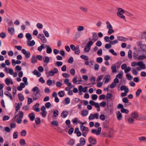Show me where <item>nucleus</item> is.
Here are the masks:
<instances>
[{
	"instance_id": "1",
	"label": "nucleus",
	"mask_w": 146,
	"mask_h": 146,
	"mask_svg": "<svg viewBox=\"0 0 146 146\" xmlns=\"http://www.w3.org/2000/svg\"><path fill=\"white\" fill-rule=\"evenodd\" d=\"M70 47L72 50L74 51L75 54H78L80 53V51L79 46L77 45L75 46L73 44H71L70 45Z\"/></svg>"
},
{
	"instance_id": "2",
	"label": "nucleus",
	"mask_w": 146,
	"mask_h": 146,
	"mask_svg": "<svg viewBox=\"0 0 146 146\" xmlns=\"http://www.w3.org/2000/svg\"><path fill=\"white\" fill-rule=\"evenodd\" d=\"M41 96V95L40 94V91H36L35 93L33 94L32 97L34 100H37Z\"/></svg>"
},
{
	"instance_id": "3",
	"label": "nucleus",
	"mask_w": 146,
	"mask_h": 146,
	"mask_svg": "<svg viewBox=\"0 0 146 146\" xmlns=\"http://www.w3.org/2000/svg\"><path fill=\"white\" fill-rule=\"evenodd\" d=\"M101 130L102 129L101 127H98L97 130L92 129L91 132L92 133H95L96 135H98L100 134Z\"/></svg>"
},
{
	"instance_id": "4",
	"label": "nucleus",
	"mask_w": 146,
	"mask_h": 146,
	"mask_svg": "<svg viewBox=\"0 0 146 146\" xmlns=\"http://www.w3.org/2000/svg\"><path fill=\"white\" fill-rule=\"evenodd\" d=\"M99 117V115L98 113H95L94 115L92 114H91L89 117L88 119L89 120L93 119L94 118H95L96 119H98Z\"/></svg>"
},
{
	"instance_id": "5",
	"label": "nucleus",
	"mask_w": 146,
	"mask_h": 146,
	"mask_svg": "<svg viewBox=\"0 0 146 146\" xmlns=\"http://www.w3.org/2000/svg\"><path fill=\"white\" fill-rule=\"evenodd\" d=\"M109 121L108 119H106L103 123V127L106 129L108 128L109 125Z\"/></svg>"
},
{
	"instance_id": "6",
	"label": "nucleus",
	"mask_w": 146,
	"mask_h": 146,
	"mask_svg": "<svg viewBox=\"0 0 146 146\" xmlns=\"http://www.w3.org/2000/svg\"><path fill=\"white\" fill-rule=\"evenodd\" d=\"M39 106V103H36V104L35 105L33 106V110H35L36 112H39L40 111L39 109L38 108Z\"/></svg>"
},
{
	"instance_id": "7",
	"label": "nucleus",
	"mask_w": 146,
	"mask_h": 146,
	"mask_svg": "<svg viewBox=\"0 0 146 146\" xmlns=\"http://www.w3.org/2000/svg\"><path fill=\"white\" fill-rule=\"evenodd\" d=\"M88 140L90 143L92 145H95L97 143L96 140L91 137L89 138Z\"/></svg>"
},
{
	"instance_id": "8",
	"label": "nucleus",
	"mask_w": 146,
	"mask_h": 146,
	"mask_svg": "<svg viewBox=\"0 0 146 146\" xmlns=\"http://www.w3.org/2000/svg\"><path fill=\"white\" fill-rule=\"evenodd\" d=\"M31 121H33L35 118V114L34 113L32 112L29 113L28 115Z\"/></svg>"
},
{
	"instance_id": "9",
	"label": "nucleus",
	"mask_w": 146,
	"mask_h": 146,
	"mask_svg": "<svg viewBox=\"0 0 146 146\" xmlns=\"http://www.w3.org/2000/svg\"><path fill=\"white\" fill-rule=\"evenodd\" d=\"M111 80V77L109 75H107L105 76L104 79V82L106 83L108 82Z\"/></svg>"
},
{
	"instance_id": "10",
	"label": "nucleus",
	"mask_w": 146,
	"mask_h": 146,
	"mask_svg": "<svg viewBox=\"0 0 146 146\" xmlns=\"http://www.w3.org/2000/svg\"><path fill=\"white\" fill-rule=\"evenodd\" d=\"M68 112L67 111H64L61 113V116L65 118L68 115Z\"/></svg>"
},
{
	"instance_id": "11",
	"label": "nucleus",
	"mask_w": 146,
	"mask_h": 146,
	"mask_svg": "<svg viewBox=\"0 0 146 146\" xmlns=\"http://www.w3.org/2000/svg\"><path fill=\"white\" fill-rule=\"evenodd\" d=\"M142 64V61H140L138 62H133L131 63V66H136L141 65Z\"/></svg>"
},
{
	"instance_id": "12",
	"label": "nucleus",
	"mask_w": 146,
	"mask_h": 146,
	"mask_svg": "<svg viewBox=\"0 0 146 146\" xmlns=\"http://www.w3.org/2000/svg\"><path fill=\"white\" fill-rule=\"evenodd\" d=\"M117 117L118 120H120L122 119V116L121 113L119 111H118L117 113Z\"/></svg>"
},
{
	"instance_id": "13",
	"label": "nucleus",
	"mask_w": 146,
	"mask_h": 146,
	"mask_svg": "<svg viewBox=\"0 0 146 146\" xmlns=\"http://www.w3.org/2000/svg\"><path fill=\"white\" fill-rule=\"evenodd\" d=\"M131 116L134 118L136 119L139 117V115L138 112L137 111H135L131 113Z\"/></svg>"
},
{
	"instance_id": "14",
	"label": "nucleus",
	"mask_w": 146,
	"mask_h": 146,
	"mask_svg": "<svg viewBox=\"0 0 146 146\" xmlns=\"http://www.w3.org/2000/svg\"><path fill=\"white\" fill-rule=\"evenodd\" d=\"M117 40L119 41L124 42L126 41L127 40V38L123 36H117Z\"/></svg>"
},
{
	"instance_id": "15",
	"label": "nucleus",
	"mask_w": 146,
	"mask_h": 146,
	"mask_svg": "<svg viewBox=\"0 0 146 146\" xmlns=\"http://www.w3.org/2000/svg\"><path fill=\"white\" fill-rule=\"evenodd\" d=\"M45 47L46 48V52L48 54H50L52 52V49L51 47L48 45H46Z\"/></svg>"
},
{
	"instance_id": "16",
	"label": "nucleus",
	"mask_w": 146,
	"mask_h": 146,
	"mask_svg": "<svg viewBox=\"0 0 146 146\" xmlns=\"http://www.w3.org/2000/svg\"><path fill=\"white\" fill-rule=\"evenodd\" d=\"M27 44L28 45L30 46H33L35 44V42L34 40H32L31 41H27Z\"/></svg>"
},
{
	"instance_id": "17",
	"label": "nucleus",
	"mask_w": 146,
	"mask_h": 146,
	"mask_svg": "<svg viewBox=\"0 0 146 146\" xmlns=\"http://www.w3.org/2000/svg\"><path fill=\"white\" fill-rule=\"evenodd\" d=\"M141 65H138L139 67L137 68V69L138 70H141L145 68V66L144 64H143V62H142V64H141Z\"/></svg>"
},
{
	"instance_id": "18",
	"label": "nucleus",
	"mask_w": 146,
	"mask_h": 146,
	"mask_svg": "<svg viewBox=\"0 0 146 146\" xmlns=\"http://www.w3.org/2000/svg\"><path fill=\"white\" fill-rule=\"evenodd\" d=\"M5 72L7 73H13V70L10 68H7L6 67L4 69Z\"/></svg>"
},
{
	"instance_id": "19",
	"label": "nucleus",
	"mask_w": 146,
	"mask_h": 146,
	"mask_svg": "<svg viewBox=\"0 0 146 146\" xmlns=\"http://www.w3.org/2000/svg\"><path fill=\"white\" fill-rule=\"evenodd\" d=\"M80 144L82 146L84 145L86 143L85 139L83 137H81L80 138Z\"/></svg>"
},
{
	"instance_id": "20",
	"label": "nucleus",
	"mask_w": 146,
	"mask_h": 146,
	"mask_svg": "<svg viewBox=\"0 0 146 146\" xmlns=\"http://www.w3.org/2000/svg\"><path fill=\"white\" fill-rule=\"evenodd\" d=\"M113 97L112 94L110 93H108L106 95V99L108 100L110 99L111 100H112L111 99Z\"/></svg>"
},
{
	"instance_id": "21",
	"label": "nucleus",
	"mask_w": 146,
	"mask_h": 146,
	"mask_svg": "<svg viewBox=\"0 0 146 146\" xmlns=\"http://www.w3.org/2000/svg\"><path fill=\"white\" fill-rule=\"evenodd\" d=\"M8 32L10 34H13L15 32V30L14 28H9Z\"/></svg>"
},
{
	"instance_id": "22",
	"label": "nucleus",
	"mask_w": 146,
	"mask_h": 146,
	"mask_svg": "<svg viewBox=\"0 0 146 146\" xmlns=\"http://www.w3.org/2000/svg\"><path fill=\"white\" fill-rule=\"evenodd\" d=\"M88 111L86 110H83L81 112V114L83 116L85 117L88 114Z\"/></svg>"
},
{
	"instance_id": "23",
	"label": "nucleus",
	"mask_w": 146,
	"mask_h": 146,
	"mask_svg": "<svg viewBox=\"0 0 146 146\" xmlns=\"http://www.w3.org/2000/svg\"><path fill=\"white\" fill-rule=\"evenodd\" d=\"M46 44H42L41 45V46H39L37 48V50L40 52L41 51L42 49L44 48L45 47V45Z\"/></svg>"
},
{
	"instance_id": "24",
	"label": "nucleus",
	"mask_w": 146,
	"mask_h": 146,
	"mask_svg": "<svg viewBox=\"0 0 146 146\" xmlns=\"http://www.w3.org/2000/svg\"><path fill=\"white\" fill-rule=\"evenodd\" d=\"M18 99L21 101H23L24 100V97L21 94H19L18 95Z\"/></svg>"
},
{
	"instance_id": "25",
	"label": "nucleus",
	"mask_w": 146,
	"mask_h": 146,
	"mask_svg": "<svg viewBox=\"0 0 146 146\" xmlns=\"http://www.w3.org/2000/svg\"><path fill=\"white\" fill-rule=\"evenodd\" d=\"M118 43V40L117 39H115L112 41H111L110 42V43L111 45H114Z\"/></svg>"
},
{
	"instance_id": "26",
	"label": "nucleus",
	"mask_w": 146,
	"mask_h": 146,
	"mask_svg": "<svg viewBox=\"0 0 146 146\" xmlns=\"http://www.w3.org/2000/svg\"><path fill=\"white\" fill-rule=\"evenodd\" d=\"M25 36L26 38L29 40H31L32 39V37L30 34L27 33L26 34Z\"/></svg>"
},
{
	"instance_id": "27",
	"label": "nucleus",
	"mask_w": 146,
	"mask_h": 146,
	"mask_svg": "<svg viewBox=\"0 0 146 146\" xmlns=\"http://www.w3.org/2000/svg\"><path fill=\"white\" fill-rule=\"evenodd\" d=\"M19 143L22 146H24L26 144V142L24 139H21L20 140Z\"/></svg>"
},
{
	"instance_id": "28",
	"label": "nucleus",
	"mask_w": 146,
	"mask_h": 146,
	"mask_svg": "<svg viewBox=\"0 0 146 146\" xmlns=\"http://www.w3.org/2000/svg\"><path fill=\"white\" fill-rule=\"evenodd\" d=\"M106 28L107 29H111L113 27L112 25H111L109 21H107L106 22Z\"/></svg>"
},
{
	"instance_id": "29",
	"label": "nucleus",
	"mask_w": 146,
	"mask_h": 146,
	"mask_svg": "<svg viewBox=\"0 0 146 146\" xmlns=\"http://www.w3.org/2000/svg\"><path fill=\"white\" fill-rule=\"evenodd\" d=\"M139 60H143L146 58V57L145 55H139L137 58Z\"/></svg>"
},
{
	"instance_id": "30",
	"label": "nucleus",
	"mask_w": 146,
	"mask_h": 146,
	"mask_svg": "<svg viewBox=\"0 0 146 146\" xmlns=\"http://www.w3.org/2000/svg\"><path fill=\"white\" fill-rule=\"evenodd\" d=\"M111 68L113 72L115 73L116 72V66L115 64L112 65L111 66Z\"/></svg>"
},
{
	"instance_id": "31",
	"label": "nucleus",
	"mask_w": 146,
	"mask_h": 146,
	"mask_svg": "<svg viewBox=\"0 0 146 146\" xmlns=\"http://www.w3.org/2000/svg\"><path fill=\"white\" fill-rule=\"evenodd\" d=\"M89 131L88 129L85 130L84 131H83L82 132V135L83 136H84L85 137H86L87 133H88Z\"/></svg>"
},
{
	"instance_id": "32",
	"label": "nucleus",
	"mask_w": 146,
	"mask_h": 146,
	"mask_svg": "<svg viewBox=\"0 0 146 146\" xmlns=\"http://www.w3.org/2000/svg\"><path fill=\"white\" fill-rule=\"evenodd\" d=\"M80 129L82 131H84L85 130L88 129V128L86 127L84 125H81L80 126Z\"/></svg>"
},
{
	"instance_id": "33",
	"label": "nucleus",
	"mask_w": 146,
	"mask_h": 146,
	"mask_svg": "<svg viewBox=\"0 0 146 146\" xmlns=\"http://www.w3.org/2000/svg\"><path fill=\"white\" fill-rule=\"evenodd\" d=\"M43 61L45 63H48L49 61V58L48 56H45L43 59Z\"/></svg>"
},
{
	"instance_id": "34",
	"label": "nucleus",
	"mask_w": 146,
	"mask_h": 146,
	"mask_svg": "<svg viewBox=\"0 0 146 146\" xmlns=\"http://www.w3.org/2000/svg\"><path fill=\"white\" fill-rule=\"evenodd\" d=\"M117 14L118 16L119 17L123 19H125V16L122 14V13H120L119 12H117Z\"/></svg>"
},
{
	"instance_id": "35",
	"label": "nucleus",
	"mask_w": 146,
	"mask_h": 146,
	"mask_svg": "<svg viewBox=\"0 0 146 146\" xmlns=\"http://www.w3.org/2000/svg\"><path fill=\"white\" fill-rule=\"evenodd\" d=\"M35 121L36 124L39 125L41 123V121L40 118L39 117H36L35 120Z\"/></svg>"
},
{
	"instance_id": "36",
	"label": "nucleus",
	"mask_w": 146,
	"mask_h": 146,
	"mask_svg": "<svg viewBox=\"0 0 146 146\" xmlns=\"http://www.w3.org/2000/svg\"><path fill=\"white\" fill-rule=\"evenodd\" d=\"M58 94L60 97H62L64 96V92L63 91H60L58 92Z\"/></svg>"
},
{
	"instance_id": "37",
	"label": "nucleus",
	"mask_w": 146,
	"mask_h": 146,
	"mask_svg": "<svg viewBox=\"0 0 146 146\" xmlns=\"http://www.w3.org/2000/svg\"><path fill=\"white\" fill-rule=\"evenodd\" d=\"M93 43L94 42L90 40L87 44L86 46L91 48V46L93 45Z\"/></svg>"
},
{
	"instance_id": "38",
	"label": "nucleus",
	"mask_w": 146,
	"mask_h": 146,
	"mask_svg": "<svg viewBox=\"0 0 146 146\" xmlns=\"http://www.w3.org/2000/svg\"><path fill=\"white\" fill-rule=\"evenodd\" d=\"M142 90L141 89H138L136 92V96L137 97H138L141 92Z\"/></svg>"
},
{
	"instance_id": "39",
	"label": "nucleus",
	"mask_w": 146,
	"mask_h": 146,
	"mask_svg": "<svg viewBox=\"0 0 146 146\" xmlns=\"http://www.w3.org/2000/svg\"><path fill=\"white\" fill-rule=\"evenodd\" d=\"M121 111L122 113H125L126 114H127L129 112V111L125 109L124 108L123 109H121Z\"/></svg>"
},
{
	"instance_id": "40",
	"label": "nucleus",
	"mask_w": 146,
	"mask_h": 146,
	"mask_svg": "<svg viewBox=\"0 0 146 146\" xmlns=\"http://www.w3.org/2000/svg\"><path fill=\"white\" fill-rule=\"evenodd\" d=\"M80 9L84 13H86L88 11V9L86 7L80 6Z\"/></svg>"
},
{
	"instance_id": "41",
	"label": "nucleus",
	"mask_w": 146,
	"mask_h": 146,
	"mask_svg": "<svg viewBox=\"0 0 146 146\" xmlns=\"http://www.w3.org/2000/svg\"><path fill=\"white\" fill-rule=\"evenodd\" d=\"M32 62L33 63H35L37 62V60L35 56H33L31 58Z\"/></svg>"
},
{
	"instance_id": "42",
	"label": "nucleus",
	"mask_w": 146,
	"mask_h": 146,
	"mask_svg": "<svg viewBox=\"0 0 146 146\" xmlns=\"http://www.w3.org/2000/svg\"><path fill=\"white\" fill-rule=\"evenodd\" d=\"M126 76L127 77V79L129 80H132L133 78V76L129 74H127Z\"/></svg>"
},
{
	"instance_id": "43",
	"label": "nucleus",
	"mask_w": 146,
	"mask_h": 146,
	"mask_svg": "<svg viewBox=\"0 0 146 146\" xmlns=\"http://www.w3.org/2000/svg\"><path fill=\"white\" fill-rule=\"evenodd\" d=\"M51 124L53 126H57L58 125V123L57 121L54 120L52 122Z\"/></svg>"
},
{
	"instance_id": "44",
	"label": "nucleus",
	"mask_w": 146,
	"mask_h": 146,
	"mask_svg": "<svg viewBox=\"0 0 146 146\" xmlns=\"http://www.w3.org/2000/svg\"><path fill=\"white\" fill-rule=\"evenodd\" d=\"M108 33L110 35H111L114 32V30L112 29V28H111V29H108Z\"/></svg>"
},
{
	"instance_id": "45",
	"label": "nucleus",
	"mask_w": 146,
	"mask_h": 146,
	"mask_svg": "<svg viewBox=\"0 0 146 146\" xmlns=\"http://www.w3.org/2000/svg\"><path fill=\"white\" fill-rule=\"evenodd\" d=\"M27 132L25 130H23L21 131V132L20 134L23 137H25L26 136V135Z\"/></svg>"
},
{
	"instance_id": "46",
	"label": "nucleus",
	"mask_w": 146,
	"mask_h": 146,
	"mask_svg": "<svg viewBox=\"0 0 146 146\" xmlns=\"http://www.w3.org/2000/svg\"><path fill=\"white\" fill-rule=\"evenodd\" d=\"M75 143L74 140L73 139H70L68 142V144L71 146L74 145Z\"/></svg>"
},
{
	"instance_id": "47",
	"label": "nucleus",
	"mask_w": 146,
	"mask_h": 146,
	"mask_svg": "<svg viewBox=\"0 0 146 146\" xmlns=\"http://www.w3.org/2000/svg\"><path fill=\"white\" fill-rule=\"evenodd\" d=\"M84 29V27L82 26H79L77 28V30L79 31H82Z\"/></svg>"
},
{
	"instance_id": "48",
	"label": "nucleus",
	"mask_w": 146,
	"mask_h": 146,
	"mask_svg": "<svg viewBox=\"0 0 146 146\" xmlns=\"http://www.w3.org/2000/svg\"><path fill=\"white\" fill-rule=\"evenodd\" d=\"M64 101L66 103V104L67 105L69 104L70 102V99L68 97L65 98Z\"/></svg>"
},
{
	"instance_id": "49",
	"label": "nucleus",
	"mask_w": 146,
	"mask_h": 146,
	"mask_svg": "<svg viewBox=\"0 0 146 146\" xmlns=\"http://www.w3.org/2000/svg\"><path fill=\"white\" fill-rule=\"evenodd\" d=\"M103 61V59L102 58L99 57L97 58L96 59V61L98 63H102Z\"/></svg>"
},
{
	"instance_id": "50",
	"label": "nucleus",
	"mask_w": 146,
	"mask_h": 146,
	"mask_svg": "<svg viewBox=\"0 0 146 146\" xmlns=\"http://www.w3.org/2000/svg\"><path fill=\"white\" fill-rule=\"evenodd\" d=\"M16 106L15 108V110H16V112H15V113H16V112L18 111V110H19L20 108L21 107L20 106L19 104V103H16Z\"/></svg>"
},
{
	"instance_id": "51",
	"label": "nucleus",
	"mask_w": 146,
	"mask_h": 146,
	"mask_svg": "<svg viewBox=\"0 0 146 146\" xmlns=\"http://www.w3.org/2000/svg\"><path fill=\"white\" fill-rule=\"evenodd\" d=\"M0 36L2 38H4L6 37V33L4 32H2L0 33Z\"/></svg>"
},
{
	"instance_id": "52",
	"label": "nucleus",
	"mask_w": 146,
	"mask_h": 146,
	"mask_svg": "<svg viewBox=\"0 0 146 146\" xmlns=\"http://www.w3.org/2000/svg\"><path fill=\"white\" fill-rule=\"evenodd\" d=\"M131 68L129 67H127L126 68V69L124 70L125 73H127L129 72L131 70Z\"/></svg>"
},
{
	"instance_id": "53",
	"label": "nucleus",
	"mask_w": 146,
	"mask_h": 146,
	"mask_svg": "<svg viewBox=\"0 0 146 146\" xmlns=\"http://www.w3.org/2000/svg\"><path fill=\"white\" fill-rule=\"evenodd\" d=\"M18 133L17 132H14L13 133V137L14 139H17L18 138Z\"/></svg>"
},
{
	"instance_id": "54",
	"label": "nucleus",
	"mask_w": 146,
	"mask_h": 146,
	"mask_svg": "<svg viewBox=\"0 0 146 146\" xmlns=\"http://www.w3.org/2000/svg\"><path fill=\"white\" fill-rule=\"evenodd\" d=\"M80 57L82 59L85 60H87L88 59V57L85 55H81L80 56Z\"/></svg>"
},
{
	"instance_id": "55",
	"label": "nucleus",
	"mask_w": 146,
	"mask_h": 146,
	"mask_svg": "<svg viewBox=\"0 0 146 146\" xmlns=\"http://www.w3.org/2000/svg\"><path fill=\"white\" fill-rule=\"evenodd\" d=\"M43 33H44L45 36L46 37H48L49 36V34L47 31H45V30H44L43 31Z\"/></svg>"
},
{
	"instance_id": "56",
	"label": "nucleus",
	"mask_w": 146,
	"mask_h": 146,
	"mask_svg": "<svg viewBox=\"0 0 146 146\" xmlns=\"http://www.w3.org/2000/svg\"><path fill=\"white\" fill-rule=\"evenodd\" d=\"M100 105L102 107H105L106 105V103L104 101L100 103Z\"/></svg>"
},
{
	"instance_id": "57",
	"label": "nucleus",
	"mask_w": 146,
	"mask_h": 146,
	"mask_svg": "<svg viewBox=\"0 0 146 146\" xmlns=\"http://www.w3.org/2000/svg\"><path fill=\"white\" fill-rule=\"evenodd\" d=\"M25 57L27 58H29L31 56V54L29 51H28L27 52L26 54H25Z\"/></svg>"
},
{
	"instance_id": "58",
	"label": "nucleus",
	"mask_w": 146,
	"mask_h": 146,
	"mask_svg": "<svg viewBox=\"0 0 146 146\" xmlns=\"http://www.w3.org/2000/svg\"><path fill=\"white\" fill-rule=\"evenodd\" d=\"M132 52L131 50H130L128 52V57L129 59H131L132 58Z\"/></svg>"
},
{
	"instance_id": "59",
	"label": "nucleus",
	"mask_w": 146,
	"mask_h": 146,
	"mask_svg": "<svg viewBox=\"0 0 146 146\" xmlns=\"http://www.w3.org/2000/svg\"><path fill=\"white\" fill-rule=\"evenodd\" d=\"M36 26L39 29H41L43 28V25L39 23H37Z\"/></svg>"
},
{
	"instance_id": "60",
	"label": "nucleus",
	"mask_w": 146,
	"mask_h": 146,
	"mask_svg": "<svg viewBox=\"0 0 146 146\" xmlns=\"http://www.w3.org/2000/svg\"><path fill=\"white\" fill-rule=\"evenodd\" d=\"M92 98L93 100H96L98 98V96L96 94H94L92 95Z\"/></svg>"
},
{
	"instance_id": "61",
	"label": "nucleus",
	"mask_w": 146,
	"mask_h": 146,
	"mask_svg": "<svg viewBox=\"0 0 146 146\" xmlns=\"http://www.w3.org/2000/svg\"><path fill=\"white\" fill-rule=\"evenodd\" d=\"M58 72V69L56 68H54L53 70H52L50 71L49 73H57Z\"/></svg>"
},
{
	"instance_id": "62",
	"label": "nucleus",
	"mask_w": 146,
	"mask_h": 146,
	"mask_svg": "<svg viewBox=\"0 0 146 146\" xmlns=\"http://www.w3.org/2000/svg\"><path fill=\"white\" fill-rule=\"evenodd\" d=\"M118 12L120 13H124L125 12V11L123 9L121 8H119L118 9Z\"/></svg>"
},
{
	"instance_id": "63",
	"label": "nucleus",
	"mask_w": 146,
	"mask_h": 146,
	"mask_svg": "<svg viewBox=\"0 0 146 146\" xmlns=\"http://www.w3.org/2000/svg\"><path fill=\"white\" fill-rule=\"evenodd\" d=\"M109 52L115 56H116L117 55V53L115 52L114 50L113 49H111L109 50Z\"/></svg>"
},
{
	"instance_id": "64",
	"label": "nucleus",
	"mask_w": 146,
	"mask_h": 146,
	"mask_svg": "<svg viewBox=\"0 0 146 146\" xmlns=\"http://www.w3.org/2000/svg\"><path fill=\"white\" fill-rule=\"evenodd\" d=\"M140 47L143 50H146V44H141Z\"/></svg>"
}]
</instances>
